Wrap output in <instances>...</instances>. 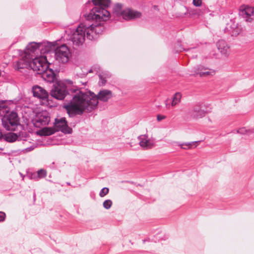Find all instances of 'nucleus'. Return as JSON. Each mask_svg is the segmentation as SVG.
<instances>
[{
	"instance_id": "obj_1",
	"label": "nucleus",
	"mask_w": 254,
	"mask_h": 254,
	"mask_svg": "<svg viewBox=\"0 0 254 254\" xmlns=\"http://www.w3.org/2000/svg\"><path fill=\"white\" fill-rule=\"evenodd\" d=\"M111 3V0H92L86 3V6L88 5L93 6L89 13L85 15L86 19L87 21L94 19L96 23L91 24L85 22L79 25L71 38L73 46L82 45L85 41V36L88 40H92L98 34L102 33L103 28L100 20L105 21L108 19L110 13L107 8Z\"/></svg>"
},
{
	"instance_id": "obj_2",
	"label": "nucleus",
	"mask_w": 254,
	"mask_h": 254,
	"mask_svg": "<svg viewBox=\"0 0 254 254\" xmlns=\"http://www.w3.org/2000/svg\"><path fill=\"white\" fill-rule=\"evenodd\" d=\"M79 92H82L80 89L76 86H73L68 88L62 82L57 81V82L53 84V87L50 91V95L54 98L62 100L64 99L63 104L64 108L66 110L67 114L70 117H73L76 115H78L75 112L76 104L78 108L80 105L79 103H75V101L73 99L74 95L76 96H81Z\"/></svg>"
},
{
	"instance_id": "obj_3",
	"label": "nucleus",
	"mask_w": 254,
	"mask_h": 254,
	"mask_svg": "<svg viewBox=\"0 0 254 254\" xmlns=\"http://www.w3.org/2000/svg\"><path fill=\"white\" fill-rule=\"evenodd\" d=\"M78 93L81 97L74 95L73 98L75 103H80L78 104V105H80L78 108H77L78 106H75L76 107L75 112L78 115H82L84 112H91L97 106L99 100L103 102H107L113 96L112 92L107 89L101 90L97 95L90 91L85 92L82 91Z\"/></svg>"
},
{
	"instance_id": "obj_4",
	"label": "nucleus",
	"mask_w": 254,
	"mask_h": 254,
	"mask_svg": "<svg viewBox=\"0 0 254 254\" xmlns=\"http://www.w3.org/2000/svg\"><path fill=\"white\" fill-rule=\"evenodd\" d=\"M17 65L18 68H23L28 65L39 74L43 72L44 69H47L48 66L51 65V64L48 62L46 56H36L34 57L32 56L31 58L27 60H19L17 62Z\"/></svg>"
},
{
	"instance_id": "obj_5",
	"label": "nucleus",
	"mask_w": 254,
	"mask_h": 254,
	"mask_svg": "<svg viewBox=\"0 0 254 254\" xmlns=\"http://www.w3.org/2000/svg\"><path fill=\"white\" fill-rule=\"evenodd\" d=\"M5 114L1 115L0 118L2 125L7 130L15 131L16 127L21 126L18 114L14 110L10 112L5 110Z\"/></svg>"
},
{
	"instance_id": "obj_6",
	"label": "nucleus",
	"mask_w": 254,
	"mask_h": 254,
	"mask_svg": "<svg viewBox=\"0 0 254 254\" xmlns=\"http://www.w3.org/2000/svg\"><path fill=\"white\" fill-rule=\"evenodd\" d=\"M202 106L203 103L201 102H196L191 104L187 113L188 117L194 120L204 117L207 112L203 109Z\"/></svg>"
},
{
	"instance_id": "obj_7",
	"label": "nucleus",
	"mask_w": 254,
	"mask_h": 254,
	"mask_svg": "<svg viewBox=\"0 0 254 254\" xmlns=\"http://www.w3.org/2000/svg\"><path fill=\"white\" fill-rule=\"evenodd\" d=\"M54 53L55 59L59 63H66L70 56L69 50L65 44L56 47Z\"/></svg>"
},
{
	"instance_id": "obj_8",
	"label": "nucleus",
	"mask_w": 254,
	"mask_h": 254,
	"mask_svg": "<svg viewBox=\"0 0 254 254\" xmlns=\"http://www.w3.org/2000/svg\"><path fill=\"white\" fill-rule=\"evenodd\" d=\"M51 65H49L47 69H44L43 72H40L39 74L42 75V77L47 82L52 83L53 84H55L57 81H59L58 79L57 76L58 71H54L50 66Z\"/></svg>"
},
{
	"instance_id": "obj_9",
	"label": "nucleus",
	"mask_w": 254,
	"mask_h": 254,
	"mask_svg": "<svg viewBox=\"0 0 254 254\" xmlns=\"http://www.w3.org/2000/svg\"><path fill=\"white\" fill-rule=\"evenodd\" d=\"M55 127L57 131H61L64 134H70L72 132V129L68 125L66 119L64 117L60 119L56 118L54 123Z\"/></svg>"
},
{
	"instance_id": "obj_10",
	"label": "nucleus",
	"mask_w": 254,
	"mask_h": 254,
	"mask_svg": "<svg viewBox=\"0 0 254 254\" xmlns=\"http://www.w3.org/2000/svg\"><path fill=\"white\" fill-rule=\"evenodd\" d=\"M39 43L31 42L26 47L24 50V57L22 60H27L31 58V57H34L36 56V54H38L39 52ZM22 60V59L21 60Z\"/></svg>"
},
{
	"instance_id": "obj_11",
	"label": "nucleus",
	"mask_w": 254,
	"mask_h": 254,
	"mask_svg": "<svg viewBox=\"0 0 254 254\" xmlns=\"http://www.w3.org/2000/svg\"><path fill=\"white\" fill-rule=\"evenodd\" d=\"M141 13L130 8H126L122 12V16L126 20H131L140 17Z\"/></svg>"
},
{
	"instance_id": "obj_12",
	"label": "nucleus",
	"mask_w": 254,
	"mask_h": 254,
	"mask_svg": "<svg viewBox=\"0 0 254 254\" xmlns=\"http://www.w3.org/2000/svg\"><path fill=\"white\" fill-rule=\"evenodd\" d=\"M32 91L34 97L42 100L48 99L49 94L43 87L38 85H35L33 87Z\"/></svg>"
},
{
	"instance_id": "obj_13",
	"label": "nucleus",
	"mask_w": 254,
	"mask_h": 254,
	"mask_svg": "<svg viewBox=\"0 0 254 254\" xmlns=\"http://www.w3.org/2000/svg\"><path fill=\"white\" fill-rule=\"evenodd\" d=\"M39 52L41 54H45L51 52L54 53L56 45L49 42H43L39 43Z\"/></svg>"
},
{
	"instance_id": "obj_14",
	"label": "nucleus",
	"mask_w": 254,
	"mask_h": 254,
	"mask_svg": "<svg viewBox=\"0 0 254 254\" xmlns=\"http://www.w3.org/2000/svg\"><path fill=\"white\" fill-rule=\"evenodd\" d=\"M224 32L231 36H237L240 33V29L238 27V24L231 20L230 23L226 24L224 29Z\"/></svg>"
},
{
	"instance_id": "obj_15",
	"label": "nucleus",
	"mask_w": 254,
	"mask_h": 254,
	"mask_svg": "<svg viewBox=\"0 0 254 254\" xmlns=\"http://www.w3.org/2000/svg\"><path fill=\"white\" fill-rule=\"evenodd\" d=\"M24 132L22 131H19L18 133L9 132L4 134L3 138L4 140L8 142H13L16 141L21 140Z\"/></svg>"
},
{
	"instance_id": "obj_16",
	"label": "nucleus",
	"mask_w": 254,
	"mask_h": 254,
	"mask_svg": "<svg viewBox=\"0 0 254 254\" xmlns=\"http://www.w3.org/2000/svg\"><path fill=\"white\" fill-rule=\"evenodd\" d=\"M138 139L139 141V144L142 147L148 149L154 146V143L148 139V136L146 134L139 136Z\"/></svg>"
},
{
	"instance_id": "obj_17",
	"label": "nucleus",
	"mask_w": 254,
	"mask_h": 254,
	"mask_svg": "<svg viewBox=\"0 0 254 254\" xmlns=\"http://www.w3.org/2000/svg\"><path fill=\"white\" fill-rule=\"evenodd\" d=\"M216 46L218 50L222 55H227L228 54L229 47L225 40L222 39L218 40Z\"/></svg>"
},
{
	"instance_id": "obj_18",
	"label": "nucleus",
	"mask_w": 254,
	"mask_h": 254,
	"mask_svg": "<svg viewBox=\"0 0 254 254\" xmlns=\"http://www.w3.org/2000/svg\"><path fill=\"white\" fill-rule=\"evenodd\" d=\"M254 13V7L246 6L244 8H241L239 11V15L244 18L249 17Z\"/></svg>"
},
{
	"instance_id": "obj_19",
	"label": "nucleus",
	"mask_w": 254,
	"mask_h": 254,
	"mask_svg": "<svg viewBox=\"0 0 254 254\" xmlns=\"http://www.w3.org/2000/svg\"><path fill=\"white\" fill-rule=\"evenodd\" d=\"M50 122V117L46 114L41 115L38 118L37 122L41 123L42 125H46Z\"/></svg>"
},
{
	"instance_id": "obj_20",
	"label": "nucleus",
	"mask_w": 254,
	"mask_h": 254,
	"mask_svg": "<svg viewBox=\"0 0 254 254\" xmlns=\"http://www.w3.org/2000/svg\"><path fill=\"white\" fill-rule=\"evenodd\" d=\"M182 98V94L180 92L176 93L173 97V100L171 103L172 106H175L180 102Z\"/></svg>"
},
{
	"instance_id": "obj_21",
	"label": "nucleus",
	"mask_w": 254,
	"mask_h": 254,
	"mask_svg": "<svg viewBox=\"0 0 254 254\" xmlns=\"http://www.w3.org/2000/svg\"><path fill=\"white\" fill-rule=\"evenodd\" d=\"M123 4L120 3H116L113 8V12L115 13L117 15H120L122 16V12H123Z\"/></svg>"
},
{
	"instance_id": "obj_22",
	"label": "nucleus",
	"mask_w": 254,
	"mask_h": 254,
	"mask_svg": "<svg viewBox=\"0 0 254 254\" xmlns=\"http://www.w3.org/2000/svg\"><path fill=\"white\" fill-rule=\"evenodd\" d=\"M198 142H200V141H192L190 142H185V143H179V145L181 147V148L184 149H188L191 148L192 144L196 143Z\"/></svg>"
},
{
	"instance_id": "obj_23",
	"label": "nucleus",
	"mask_w": 254,
	"mask_h": 254,
	"mask_svg": "<svg viewBox=\"0 0 254 254\" xmlns=\"http://www.w3.org/2000/svg\"><path fill=\"white\" fill-rule=\"evenodd\" d=\"M215 73V70L208 68L207 70L204 72H200V77H209L214 75Z\"/></svg>"
},
{
	"instance_id": "obj_24",
	"label": "nucleus",
	"mask_w": 254,
	"mask_h": 254,
	"mask_svg": "<svg viewBox=\"0 0 254 254\" xmlns=\"http://www.w3.org/2000/svg\"><path fill=\"white\" fill-rule=\"evenodd\" d=\"M208 68L202 65H199L196 67L194 68V72H195V74L199 75L200 77V72H204L207 70Z\"/></svg>"
},
{
	"instance_id": "obj_25",
	"label": "nucleus",
	"mask_w": 254,
	"mask_h": 254,
	"mask_svg": "<svg viewBox=\"0 0 254 254\" xmlns=\"http://www.w3.org/2000/svg\"><path fill=\"white\" fill-rule=\"evenodd\" d=\"M36 174L38 179H39L46 177L47 172L45 169H41L37 172Z\"/></svg>"
},
{
	"instance_id": "obj_26",
	"label": "nucleus",
	"mask_w": 254,
	"mask_h": 254,
	"mask_svg": "<svg viewBox=\"0 0 254 254\" xmlns=\"http://www.w3.org/2000/svg\"><path fill=\"white\" fill-rule=\"evenodd\" d=\"M55 132L54 129L51 127L45 128L43 130V135H51Z\"/></svg>"
},
{
	"instance_id": "obj_27",
	"label": "nucleus",
	"mask_w": 254,
	"mask_h": 254,
	"mask_svg": "<svg viewBox=\"0 0 254 254\" xmlns=\"http://www.w3.org/2000/svg\"><path fill=\"white\" fill-rule=\"evenodd\" d=\"M81 72H77L75 74V75H74L75 78H77V79L79 78H82L86 77V74L85 73V67L81 68Z\"/></svg>"
},
{
	"instance_id": "obj_28",
	"label": "nucleus",
	"mask_w": 254,
	"mask_h": 254,
	"mask_svg": "<svg viewBox=\"0 0 254 254\" xmlns=\"http://www.w3.org/2000/svg\"><path fill=\"white\" fill-rule=\"evenodd\" d=\"M112 205V201L110 199H107L104 201L103 203V207L106 209H109L111 208Z\"/></svg>"
},
{
	"instance_id": "obj_29",
	"label": "nucleus",
	"mask_w": 254,
	"mask_h": 254,
	"mask_svg": "<svg viewBox=\"0 0 254 254\" xmlns=\"http://www.w3.org/2000/svg\"><path fill=\"white\" fill-rule=\"evenodd\" d=\"M27 177L29 179L31 180H38V177L37 176V174L35 172H29L27 173Z\"/></svg>"
},
{
	"instance_id": "obj_30",
	"label": "nucleus",
	"mask_w": 254,
	"mask_h": 254,
	"mask_svg": "<svg viewBox=\"0 0 254 254\" xmlns=\"http://www.w3.org/2000/svg\"><path fill=\"white\" fill-rule=\"evenodd\" d=\"M98 76H101L102 78L108 79L111 77V74L108 71H102L98 74Z\"/></svg>"
},
{
	"instance_id": "obj_31",
	"label": "nucleus",
	"mask_w": 254,
	"mask_h": 254,
	"mask_svg": "<svg viewBox=\"0 0 254 254\" xmlns=\"http://www.w3.org/2000/svg\"><path fill=\"white\" fill-rule=\"evenodd\" d=\"M109 191V190L108 188H106V187L103 188L100 190V193H99V195L101 197H104L108 193Z\"/></svg>"
},
{
	"instance_id": "obj_32",
	"label": "nucleus",
	"mask_w": 254,
	"mask_h": 254,
	"mask_svg": "<svg viewBox=\"0 0 254 254\" xmlns=\"http://www.w3.org/2000/svg\"><path fill=\"white\" fill-rule=\"evenodd\" d=\"M250 131V130H247V129H246L245 127H242L237 130L236 132L237 133L241 134H245L248 133V132H249Z\"/></svg>"
},
{
	"instance_id": "obj_33",
	"label": "nucleus",
	"mask_w": 254,
	"mask_h": 254,
	"mask_svg": "<svg viewBox=\"0 0 254 254\" xmlns=\"http://www.w3.org/2000/svg\"><path fill=\"white\" fill-rule=\"evenodd\" d=\"M99 81L98 84L100 86H104L105 85L107 82V79L102 78L101 76H99Z\"/></svg>"
},
{
	"instance_id": "obj_34",
	"label": "nucleus",
	"mask_w": 254,
	"mask_h": 254,
	"mask_svg": "<svg viewBox=\"0 0 254 254\" xmlns=\"http://www.w3.org/2000/svg\"><path fill=\"white\" fill-rule=\"evenodd\" d=\"M192 3L195 6L199 7L202 4V0H193Z\"/></svg>"
},
{
	"instance_id": "obj_35",
	"label": "nucleus",
	"mask_w": 254,
	"mask_h": 254,
	"mask_svg": "<svg viewBox=\"0 0 254 254\" xmlns=\"http://www.w3.org/2000/svg\"><path fill=\"white\" fill-rule=\"evenodd\" d=\"M7 108V105L6 104L5 100H0V110L1 109H5Z\"/></svg>"
},
{
	"instance_id": "obj_36",
	"label": "nucleus",
	"mask_w": 254,
	"mask_h": 254,
	"mask_svg": "<svg viewBox=\"0 0 254 254\" xmlns=\"http://www.w3.org/2000/svg\"><path fill=\"white\" fill-rule=\"evenodd\" d=\"M6 218V214L3 211H0V222H3Z\"/></svg>"
},
{
	"instance_id": "obj_37",
	"label": "nucleus",
	"mask_w": 254,
	"mask_h": 254,
	"mask_svg": "<svg viewBox=\"0 0 254 254\" xmlns=\"http://www.w3.org/2000/svg\"><path fill=\"white\" fill-rule=\"evenodd\" d=\"M92 67L94 70L95 71V72H96V73H98L101 70V67L99 65H94Z\"/></svg>"
},
{
	"instance_id": "obj_38",
	"label": "nucleus",
	"mask_w": 254,
	"mask_h": 254,
	"mask_svg": "<svg viewBox=\"0 0 254 254\" xmlns=\"http://www.w3.org/2000/svg\"><path fill=\"white\" fill-rule=\"evenodd\" d=\"M165 118H166V117L165 116H163V115H158L157 116V120L158 122H160Z\"/></svg>"
},
{
	"instance_id": "obj_39",
	"label": "nucleus",
	"mask_w": 254,
	"mask_h": 254,
	"mask_svg": "<svg viewBox=\"0 0 254 254\" xmlns=\"http://www.w3.org/2000/svg\"><path fill=\"white\" fill-rule=\"evenodd\" d=\"M85 73L86 74V75L88 73H93V72H95V71L93 69L92 67H91V68L89 70H88L85 69Z\"/></svg>"
},
{
	"instance_id": "obj_40",
	"label": "nucleus",
	"mask_w": 254,
	"mask_h": 254,
	"mask_svg": "<svg viewBox=\"0 0 254 254\" xmlns=\"http://www.w3.org/2000/svg\"><path fill=\"white\" fill-rule=\"evenodd\" d=\"M194 50H195V48H192L188 49H183L184 51H186L187 52H190V51H191Z\"/></svg>"
},
{
	"instance_id": "obj_41",
	"label": "nucleus",
	"mask_w": 254,
	"mask_h": 254,
	"mask_svg": "<svg viewBox=\"0 0 254 254\" xmlns=\"http://www.w3.org/2000/svg\"><path fill=\"white\" fill-rule=\"evenodd\" d=\"M34 149V148L32 146L31 147H28L26 149V150L27 151H30L31 150H32L33 149Z\"/></svg>"
},
{
	"instance_id": "obj_42",
	"label": "nucleus",
	"mask_w": 254,
	"mask_h": 254,
	"mask_svg": "<svg viewBox=\"0 0 254 254\" xmlns=\"http://www.w3.org/2000/svg\"><path fill=\"white\" fill-rule=\"evenodd\" d=\"M150 240V239L148 238V239H144L142 241L143 242V243L144 244L146 242H149Z\"/></svg>"
},
{
	"instance_id": "obj_43",
	"label": "nucleus",
	"mask_w": 254,
	"mask_h": 254,
	"mask_svg": "<svg viewBox=\"0 0 254 254\" xmlns=\"http://www.w3.org/2000/svg\"><path fill=\"white\" fill-rule=\"evenodd\" d=\"M36 200V194L35 192L33 193V200L35 201Z\"/></svg>"
},
{
	"instance_id": "obj_44",
	"label": "nucleus",
	"mask_w": 254,
	"mask_h": 254,
	"mask_svg": "<svg viewBox=\"0 0 254 254\" xmlns=\"http://www.w3.org/2000/svg\"><path fill=\"white\" fill-rule=\"evenodd\" d=\"M3 136H4V135H3L2 133L1 132H0V139H1L2 138H3Z\"/></svg>"
},
{
	"instance_id": "obj_45",
	"label": "nucleus",
	"mask_w": 254,
	"mask_h": 254,
	"mask_svg": "<svg viewBox=\"0 0 254 254\" xmlns=\"http://www.w3.org/2000/svg\"><path fill=\"white\" fill-rule=\"evenodd\" d=\"M167 100H166V102H165V104H166V106L167 107H168V104L167 103Z\"/></svg>"
},
{
	"instance_id": "obj_46",
	"label": "nucleus",
	"mask_w": 254,
	"mask_h": 254,
	"mask_svg": "<svg viewBox=\"0 0 254 254\" xmlns=\"http://www.w3.org/2000/svg\"><path fill=\"white\" fill-rule=\"evenodd\" d=\"M3 150V148H0V150Z\"/></svg>"
},
{
	"instance_id": "obj_47",
	"label": "nucleus",
	"mask_w": 254,
	"mask_h": 254,
	"mask_svg": "<svg viewBox=\"0 0 254 254\" xmlns=\"http://www.w3.org/2000/svg\"><path fill=\"white\" fill-rule=\"evenodd\" d=\"M85 83H86V82H85L84 83H83V84H84Z\"/></svg>"
}]
</instances>
